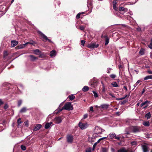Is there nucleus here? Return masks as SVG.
Wrapping results in <instances>:
<instances>
[{"label":"nucleus","instance_id":"nucleus-64","mask_svg":"<svg viewBox=\"0 0 152 152\" xmlns=\"http://www.w3.org/2000/svg\"><path fill=\"white\" fill-rule=\"evenodd\" d=\"M119 113H120L119 112H116L115 113L116 114H117V115H120Z\"/></svg>","mask_w":152,"mask_h":152},{"label":"nucleus","instance_id":"nucleus-63","mask_svg":"<svg viewBox=\"0 0 152 152\" xmlns=\"http://www.w3.org/2000/svg\"><path fill=\"white\" fill-rule=\"evenodd\" d=\"M110 95L113 97H115V96H113V95L112 94H110Z\"/></svg>","mask_w":152,"mask_h":152},{"label":"nucleus","instance_id":"nucleus-31","mask_svg":"<svg viewBox=\"0 0 152 152\" xmlns=\"http://www.w3.org/2000/svg\"><path fill=\"white\" fill-rule=\"evenodd\" d=\"M92 92L94 94V96L95 97V98H96V97H98V94H97V93L95 91H92Z\"/></svg>","mask_w":152,"mask_h":152},{"label":"nucleus","instance_id":"nucleus-29","mask_svg":"<svg viewBox=\"0 0 152 152\" xmlns=\"http://www.w3.org/2000/svg\"><path fill=\"white\" fill-rule=\"evenodd\" d=\"M17 122L18 124V127H19V126L22 123V122L21 121V119L20 118H19L17 120Z\"/></svg>","mask_w":152,"mask_h":152},{"label":"nucleus","instance_id":"nucleus-57","mask_svg":"<svg viewBox=\"0 0 152 152\" xmlns=\"http://www.w3.org/2000/svg\"><path fill=\"white\" fill-rule=\"evenodd\" d=\"M150 57L151 58H152V51L150 53Z\"/></svg>","mask_w":152,"mask_h":152},{"label":"nucleus","instance_id":"nucleus-42","mask_svg":"<svg viewBox=\"0 0 152 152\" xmlns=\"http://www.w3.org/2000/svg\"><path fill=\"white\" fill-rule=\"evenodd\" d=\"M85 41L83 40H82L81 41V45L83 46H84V45L85 43Z\"/></svg>","mask_w":152,"mask_h":152},{"label":"nucleus","instance_id":"nucleus-12","mask_svg":"<svg viewBox=\"0 0 152 152\" xmlns=\"http://www.w3.org/2000/svg\"><path fill=\"white\" fill-rule=\"evenodd\" d=\"M42 127V125L40 124H37L35 126L33 131H35L39 130Z\"/></svg>","mask_w":152,"mask_h":152},{"label":"nucleus","instance_id":"nucleus-33","mask_svg":"<svg viewBox=\"0 0 152 152\" xmlns=\"http://www.w3.org/2000/svg\"><path fill=\"white\" fill-rule=\"evenodd\" d=\"M148 47L151 49H152V38L151 39V41L149 45H148Z\"/></svg>","mask_w":152,"mask_h":152},{"label":"nucleus","instance_id":"nucleus-45","mask_svg":"<svg viewBox=\"0 0 152 152\" xmlns=\"http://www.w3.org/2000/svg\"><path fill=\"white\" fill-rule=\"evenodd\" d=\"M81 13H79L76 15V18L77 19L80 18Z\"/></svg>","mask_w":152,"mask_h":152},{"label":"nucleus","instance_id":"nucleus-51","mask_svg":"<svg viewBox=\"0 0 152 152\" xmlns=\"http://www.w3.org/2000/svg\"><path fill=\"white\" fill-rule=\"evenodd\" d=\"M115 139L118 140H120V138L119 137H118V136H115Z\"/></svg>","mask_w":152,"mask_h":152},{"label":"nucleus","instance_id":"nucleus-36","mask_svg":"<svg viewBox=\"0 0 152 152\" xmlns=\"http://www.w3.org/2000/svg\"><path fill=\"white\" fill-rule=\"evenodd\" d=\"M139 53L141 55H143L144 53L143 50L142 49H141L139 51Z\"/></svg>","mask_w":152,"mask_h":152},{"label":"nucleus","instance_id":"nucleus-26","mask_svg":"<svg viewBox=\"0 0 152 152\" xmlns=\"http://www.w3.org/2000/svg\"><path fill=\"white\" fill-rule=\"evenodd\" d=\"M28 44L32 45H33L34 46L36 44V42L33 40H31L29 42H28Z\"/></svg>","mask_w":152,"mask_h":152},{"label":"nucleus","instance_id":"nucleus-21","mask_svg":"<svg viewBox=\"0 0 152 152\" xmlns=\"http://www.w3.org/2000/svg\"><path fill=\"white\" fill-rule=\"evenodd\" d=\"M111 85L113 87H118L117 83L115 82H113L111 83Z\"/></svg>","mask_w":152,"mask_h":152},{"label":"nucleus","instance_id":"nucleus-37","mask_svg":"<svg viewBox=\"0 0 152 152\" xmlns=\"http://www.w3.org/2000/svg\"><path fill=\"white\" fill-rule=\"evenodd\" d=\"M22 103V101L21 100H19L18 102V106L20 107Z\"/></svg>","mask_w":152,"mask_h":152},{"label":"nucleus","instance_id":"nucleus-39","mask_svg":"<svg viewBox=\"0 0 152 152\" xmlns=\"http://www.w3.org/2000/svg\"><path fill=\"white\" fill-rule=\"evenodd\" d=\"M91 148H89L88 149H86V152H91Z\"/></svg>","mask_w":152,"mask_h":152},{"label":"nucleus","instance_id":"nucleus-1","mask_svg":"<svg viewBox=\"0 0 152 152\" xmlns=\"http://www.w3.org/2000/svg\"><path fill=\"white\" fill-rule=\"evenodd\" d=\"M126 134H130L133 132L136 133L140 131V127L137 126H132L126 129L125 130Z\"/></svg>","mask_w":152,"mask_h":152},{"label":"nucleus","instance_id":"nucleus-2","mask_svg":"<svg viewBox=\"0 0 152 152\" xmlns=\"http://www.w3.org/2000/svg\"><path fill=\"white\" fill-rule=\"evenodd\" d=\"M73 109V107L71 103L68 102L66 103L62 108L61 109L59 110L58 111L60 112L63 110H72Z\"/></svg>","mask_w":152,"mask_h":152},{"label":"nucleus","instance_id":"nucleus-27","mask_svg":"<svg viewBox=\"0 0 152 152\" xmlns=\"http://www.w3.org/2000/svg\"><path fill=\"white\" fill-rule=\"evenodd\" d=\"M27 110L26 108L25 107L22 108L20 110V113H24Z\"/></svg>","mask_w":152,"mask_h":152},{"label":"nucleus","instance_id":"nucleus-40","mask_svg":"<svg viewBox=\"0 0 152 152\" xmlns=\"http://www.w3.org/2000/svg\"><path fill=\"white\" fill-rule=\"evenodd\" d=\"M94 139V138L93 137H89L88 140L89 141L91 142H94V141L93 140H92V139Z\"/></svg>","mask_w":152,"mask_h":152},{"label":"nucleus","instance_id":"nucleus-15","mask_svg":"<svg viewBox=\"0 0 152 152\" xmlns=\"http://www.w3.org/2000/svg\"><path fill=\"white\" fill-rule=\"evenodd\" d=\"M115 135L116 134L115 133H113L109 134L107 136V137H109L110 139H112L115 137Z\"/></svg>","mask_w":152,"mask_h":152},{"label":"nucleus","instance_id":"nucleus-54","mask_svg":"<svg viewBox=\"0 0 152 152\" xmlns=\"http://www.w3.org/2000/svg\"><path fill=\"white\" fill-rule=\"evenodd\" d=\"M137 30L138 31H140L141 30V29L140 27H138L137 28Z\"/></svg>","mask_w":152,"mask_h":152},{"label":"nucleus","instance_id":"nucleus-23","mask_svg":"<svg viewBox=\"0 0 152 152\" xmlns=\"http://www.w3.org/2000/svg\"><path fill=\"white\" fill-rule=\"evenodd\" d=\"M143 125L146 126H149V122L148 121H144L143 123Z\"/></svg>","mask_w":152,"mask_h":152},{"label":"nucleus","instance_id":"nucleus-43","mask_svg":"<svg viewBox=\"0 0 152 152\" xmlns=\"http://www.w3.org/2000/svg\"><path fill=\"white\" fill-rule=\"evenodd\" d=\"M88 116V115L87 114H85L84 115H83V119H85Z\"/></svg>","mask_w":152,"mask_h":152},{"label":"nucleus","instance_id":"nucleus-52","mask_svg":"<svg viewBox=\"0 0 152 152\" xmlns=\"http://www.w3.org/2000/svg\"><path fill=\"white\" fill-rule=\"evenodd\" d=\"M148 73L150 74H152V71L151 70H148L147 71Z\"/></svg>","mask_w":152,"mask_h":152},{"label":"nucleus","instance_id":"nucleus-38","mask_svg":"<svg viewBox=\"0 0 152 152\" xmlns=\"http://www.w3.org/2000/svg\"><path fill=\"white\" fill-rule=\"evenodd\" d=\"M107 149L106 148H102V152H107Z\"/></svg>","mask_w":152,"mask_h":152},{"label":"nucleus","instance_id":"nucleus-58","mask_svg":"<svg viewBox=\"0 0 152 152\" xmlns=\"http://www.w3.org/2000/svg\"><path fill=\"white\" fill-rule=\"evenodd\" d=\"M131 144L132 145H134L136 144V142H132Z\"/></svg>","mask_w":152,"mask_h":152},{"label":"nucleus","instance_id":"nucleus-60","mask_svg":"<svg viewBox=\"0 0 152 152\" xmlns=\"http://www.w3.org/2000/svg\"><path fill=\"white\" fill-rule=\"evenodd\" d=\"M100 141H101V140H100V138L99 139V140H98V141H97V142H96V143H99V142H100Z\"/></svg>","mask_w":152,"mask_h":152},{"label":"nucleus","instance_id":"nucleus-25","mask_svg":"<svg viewBox=\"0 0 152 152\" xmlns=\"http://www.w3.org/2000/svg\"><path fill=\"white\" fill-rule=\"evenodd\" d=\"M150 101H149L148 100H146L143 103L141 104H140V106L141 107H142L143 105H145L146 104L149 103H150Z\"/></svg>","mask_w":152,"mask_h":152},{"label":"nucleus","instance_id":"nucleus-61","mask_svg":"<svg viewBox=\"0 0 152 152\" xmlns=\"http://www.w3.org/2000/svg\"><path fill=\"white\" fill-rule=\"evenodd\" d=\"M130 95V94H129L128 95H125L124 97H125V98L126 97H129Z\"/></svg>","mask_w":152,"mask_h":152},{"label":"nucleus","instance_id":"nucleus-14","mask_svg":"<svg viewBox=\"0 0 152 152\" xmlns=\"http://www.w3.org/2000/svg\"><path fill=\"white\" fill-rule=\"evenodd\" d=\"M52 124V122L47 123L45 126V128L46 129H48Z\"/></svg>","mask_w":152,"mask_h":152},{"label":"nucleus","instance_id":"nucleus-3","mask_svg":"<svg viewBox=\"0 0 152 152\" xmlns=\"http://www.w3.org/2000/svg\"><path fill=\"white\" fill-rule=\"evenodd\" d=\"M102 129L99 127L98 126H96L94 128V135L95 134H101L102 133Z\"/></svg>","mask_w":152,"mask_h":152},{"label":"nucleus","instance_id":"nucleus-46","mask_svg":"<svg viewBox=\"0 0 152 152\" xmlns=\"http://www.w3.org/2000/svg\"><path fill=\"white\" fill-rule=\"evenodd\" d=\"M8 107V105H7V104H6L4 107V109H7V108Z\"/></svg>","mask_w":152,"mask_h":152},{"label":"nucleus","instance_id":"nucleus-44","mask_svg":"<svg viewBox=\"0 0 152 152\" xmlns=\"http://www.w3.org/2000/svg\"><path fill=\"white\" fill-rule=\"evenodd\" d=\"M127 102V100H125L121 102V104H124Z\"/></svg>","mask_w":152,"mask_h":152},{"label":"nucleus","instance_id":"nucleus-50","mask_svg":"<svg viewBox=\"0 0 152 152\" xmlns=\"http://www.w3.org/2000/svg\"><path fill=\"white\" fill-rule=\"evenodd\" d=\"M107 137H103L100 138V140H103L104 139H106L107 138Z\"/></svg>","mask_w":152,"mask_h":152},{"label":"nucleus","instance_id":"nucleus-18","mask_svg":"<svg viewBox=\"0 0 152 152\" xmlns=\"http://www.w3.org/2000/svg\"><path fill=\"white\" fill-rule=\"evenodd\" d=\"M28 44V42H27L26 43L20 46H18L19 48V49H22L24 47H25L26 45L27 44Z\"/></svg>","mask_w":152,"mask_h":152},{"label":"nucleus","instance_id":"nucleus-32","mask_svg":"<svg viewBox=\"0 0 152 152\" xmlns=\"http://www.w3.org/2000/svg\"><path fill=\"white\" fill-rule=\"evenodd\" d=\"M29 56L31 58V60L32 61L34 60L35 59H36V58L35 57L32 55H30Z\"/></svg>","mask_w":152,"mask_h":152},{"label":"nucleus","instance_id":"nucleus-4","mask_svg":"<svg viewBox=\"0 0 152 152\" xmlns=\"http://www.w3.org/2000/svg\"><path fill=\"white\" fill-rule=\"evenodd\" d=\"M88 125L87 123H83L82 122H79V127L82 129H84L86 128Z\"/></svg>","mask_w":152,"mask_h":152},{"label":"nucleus","instance_id":"nucleus-28","mask_svg":"<svg viewBox=\"0 0 152 152\" xmlns=\"http://www.w3.org/2000/svg\"><path fill=\"white\" fill-rule=\"evenodd\" d=\"M68 97L69 98V99L71 100L72 101V100L73 99H74L75 98V97L74 95H71L69 96H68Z\"/></svg>","mask_w":152,"mask_h":152},{"label":"nucleus","instance_id":"nucleus-55","mask_svg":"<svg viewBox=\"0 0 152 152\" xmlns=\"http://www.w3.org/2000/svg\"><path fill=\"white\" fill-rule=\"evenodd\" d=\"M34 52L37 53H39V51L38 49H36V50H34Z\"/></svg>","mask_w":152,"mask_h":152},{"label":"nucleus","instance_id":"nucleus-47","mask_svg":"<svg viewBox=\"0 0 152 152\" xmlns=\"http://www.w3.org/2000/svg\"><path fill=\"white\" fill-rule=\"evenodd\" d=\"M105 87H104V86H103V88H102V92H105Z\"/></svg>","mask_w":152,"mask_h":152},{"label":"nucleus","instance_id":"nucleus-7","mask_svg":"<svg viewBox=\"0 0 152 152\" xmlns=\"http://www.w3.org/2000/svg\"><path fill=\"white\" fill-rule=\"evenodd\" d=\"M67 142L69 143H71L72 142L73 140V137L71 135H68L66 137Z\"/></svg>","mask_w":152,"mask_h":152},{"label":"nucleus","instance_id":"nucleus-62","mask_svg":"<svg viewBox=\"0 0 152 152\" xmlns=\"http://www.w3.org/2000/svg\"><path fill=\"white\" fill-rule=\"evenodd\" d=\"M145 89H143L142 91V94L144 93L145 91Z\"/></svg>","mask_w":152,"mask_h":152},{"label":"nucleus","instance_id":"nucleus-16","mask_svg":"<svg viewBox=\"0 0 152 152\" xmlns=\"http://www.w3.org/2000/svg\"><path fill=\"white\" fill-rule=\"evenodd\" d=\"M56 55V51L54 50H53L52 51H51L50 52V56L51 57H53L54 56Z\"/></svg>","mask_w":152,"mask_h":152},{"label":"nucleus","instance_id":"nucleus-8","mask_svg":"<svg viewBox=\"0 0 152 152\" xmlns=\"http://www.w3.org/2000/svg\"><path fill=\"white\" fill-rule=\"evenodd\" d=\"M99 46V45L98 44H96L95 43H91L88 44L87 47L89 48H97Z\"/></svg>","mask_w":152,"mask_h":152},{"label":"nucleus","instance_id":"nucleus-35","mask_svg":"<svg viewBox=\"0 0 152 152\" xmlns=\"http://www.w3.org/2000/svg\"><path fill=\"white\" fill-rule=\"evenodd\" d=\"M110 77L113 79L115 78L116 77V76L115 75L112 74L110 75Z\"/></svg>","mask_w":152,"mask_h":152},{"label":"nucleus","instance_id":"nucleus-34","mask_svg":"<svg viewBox=\"0 0 152 152\" xmlns=\"http://www.w3.org/2000/svg\"><path fill=\"white\" fill-rule=\"evenodd\" d=\"M20 148L23 151H25L26 150V147L23 145H21Z\"/></svg>","mask_w":152,"mask_h":152},{"label":"nucleus","instance_id":"nucleus-9","mask_svg":"<svg viewBox=\"0 0 152 152\" xmlns=\"http://www.w3.org/2000/svg\"><path fill=\"white\" fill-rule=\"evenodd\" d=\"M62 121V119L60 117H56L53 120V121L56 124H59L61 123Z\"/></svg>","mask_w":152,"mask_h":152},{"label":"nucleus","instance_id":"nucleus-59","mask_svg":"<svg viewBox=\"0 0 152 152\" xmlns=\"http://www.w3.org/2000/svg\"><path fill=\"white\" fill-rule=\"evenodd\" d=\"M97 144V143H96V142L93 145V147L94 148V147H95Z\"/></svg>","mask_w":152,"mask_h":152},{"label":"nucleus","instance_id":"nucleus-30","mask_svg":"<svg viewBox=\"0 0 152 152\" xmlns=\"http://www.w3.org/2000/svg\"><path fill=\"white\" fill-rule=\"evenodd\" d=\"M118 152H127L126 150L124 148H122L119 150Z\"/></svg>","mask_w":152,"mask_h":152},{"label":"nucleus","instance_id":"nucleus-49","mask_svg":"<svg viewBox=\"0 0 152 152\" xmlns=\"http://www.w3.org/2000/svg\"><path fill=\"white\" fill-rule=\"evenodd\" d=\"M90 110L91 111L93 112L94 111V110H93V107L91 106V107H90Z\"/></svg>","mask_w":152,"mask_h":152},{"label":"nucleus","instance_id":"nucleus-53","mask_svg":"<svg viewBox=\"0 0 152 152\" xmlns=\"http://www.w3.org/2000/svg\"><path fill=\"white\" fill-rule=\"evenodd\" d=\"M3 103V102L2 100L0 99V106H1V104H2Z\"/></svg>","mask_w":152,"mask_h":152},{"label":"nucleus","instance_id":"nucleus-22","mask_svg":"<svg viewBox=\"0 0 152 152\" xmlns=\"http://www.w3.org/2000/svg\"><path fill=\"white\" fill-rule=\"evenodd\" d=\"M109 42V39L107 36L105 37V45H108Z\"/></svg>","mask_w":152,"mask_h":152},{"label":"nucleus","instance_id":"nucleus-19","mask_svg":"<svg viewBox=\"0 0 152 152\" xmlns=\"http://www.w3.org/2000/svg\"><path fill=\"white\" fill-rule=\"evenodd\" d=\"M149 79H152V75L147 76L144 78V80H146Z\"/></svg>","mask_w":152,"mask_h":152},{"label":"nucleus","instance_id":"nucleus-11","mask_svg":"<svg viewBox=\"0 0 152 152\" xmlns=\"http://www.w3.org/2000/svg\"><path fill=\"white\" fill-rule=\"evenodd\" d=\"M128 9L127 8L124 7L122 6L118 8V10L117 12H118V11H123L124 12H127Z\"/></svg>","mask_w":152,"mask_h":152},{"label":"nucleus","instance_id":"nucleus-10","mask_svg":"<svg viewBox=\"0 0 152 152\" xmlns=\"http://www.w3.org/2000/svg\"><path fill=\"white\" fill-rule=\"evenodd\" d=\"M116 0H114L113 2V9L116 11H118V5H117V1Z\"/></svg>","mask_w":152,"mask_h":152},{"label":"nucleus","instance_id":"nucleus-17","mask_svg":"<svg viewBox=\"0 0 152 152\" xmlns=\"http://www.w3.org/2000/svg\"><path fill=\"white\" fill-rule=\"evenodd\" d=\"M89 88L88 86H84L82 89V90L84 92H86L88 90Z\"/></svg>","mask_w":152,"mask_h":152},{"label":"nucleus","instance_id":"nucleus-6","mask_svg":"<svg viewBox=\"0 0 152 152\" xmlns=\"http://www.w3.org/2000/svg\"><path fill=\"white\" fill-rule=\"evenodd\" d=\"M37 32L43 39H44L46 41L48 40L49 42H51V40L48 39L47 37L45 35L42 33L41 31H37Z\"/></svg>","mask_w":152,"mask_h":152},{"label":"nucleus","instance_id":"nucleus-56","mask_svg":"<svg viewBox=\"0 0 152 152\" xmlns=\"http://www.w3.org/2000/svg\"><path fill=\"white\" fill-rule=\"evenodd\" d=\"M105 36H106V35H102L101 36V38H105Z\"/></svg>","mask_w":152,"mask_h":152},{"label":"nucleus","instance_id":"nucleus-41","mask_svg":"<svg viewBox=\"0 0 152 152\" xmlns=\"http://www.w3.org/2000/svg\"><path fill=\"white\" fill-rule=\"evenodd\" d=\"M79 29H80L82 31L84 29V27L83 26H80Z\"/></svg>","mask_w":152,"mask_h":152},{"label":"nucleus","instance_id":"nucleus-24","mask_svg":"<svg viewBox=\"0 0 152 152\" xmlns=\"http://www.w3.org/2000/svg\"><path fill=\"white\" fill-rule=\"evenodd\" d=\"M151 117V114L150 112L147 113L145 115V117L147 119H149Z\"/></svg>","mask_w":152,"mask_h":152},{"label":"nucleus","instance_id":"nucleus-48","mask_svg":"<svg viewBox=\"0 0 152 152\" xmlns=\"http://www.w3.org/2000/svg\"><path fill=\"white\" fill-rule=\"evenodd\" d=\"M4 56H7V51H4Z\"/></svg>","mask_w":152,"mask_h":152},{"label":"nucleus","instance_id":"nucleus-5","mask_svg":"<svg viewBox=\"0 0 152 152\" xmlns=\"http://www.w3.org/2000/svg\"><path fill=\"white\" fill-rule=\"evenodd\" d=\"M142 148L143 152H148L149 151V148L148 145L145 144L142 145Z\"/></svg>","mask_w":152,"mask_h":152},{"label":"nucleus","instance_id":"nucleus-20","mask_svg":"<svg viewBox=\"0 0 152 152\" xmlns=\"http://www.w3.org/2000/svg\"><path fill=\"white\" fill-rule=\"evenodd\" d=\"M109 105L106 104H102L100 107L102 108L107 109Z\"/></svg>","mask_w":152,"mask_h":152},{"label":"nucleus","instance_id":"nucleus-13","mask_svg":"<svg viewBox=\"0 0 152 152\" xmlns=\"http://www.w3.org/2000/svg\"><path fill=\"white\" fill-rule=\"evenodd\" d=\"M18 44V42L16 40H12L11 42V47H14Z\"/></svg>","mask_w":152,"mask_h":152}]
</instances>
